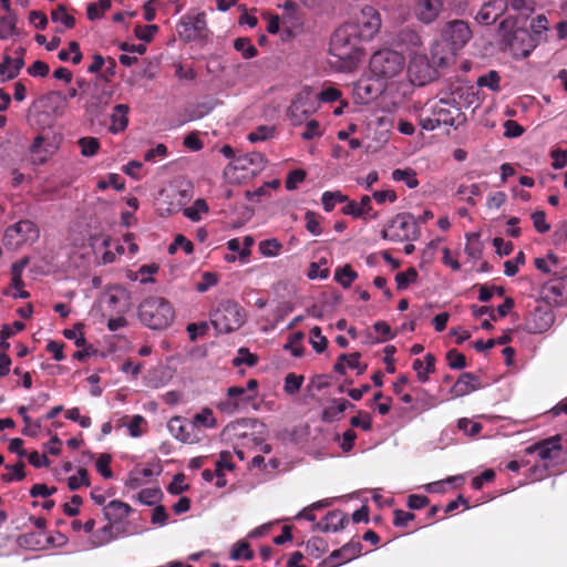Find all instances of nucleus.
I'll return each instance as SVG.
<instances>
[{
  "instance_id": "nucleus-46",
  "label": "nucleus",
  "mask_w": 567,
  "mask_h": 567,
  "mask_svg": "<svg viewBox=\"0 0 567 567\" xmlns=\"http://www.w3.org/2000/svg\"><path fill=\"white\" fill-rule=\"evenodd\" d=\"M305 378L301 374L296 373H288L285 377V383H284V391L289 394L293 395L301 389L303 384Z\"/></svg>"
},
{
  "instance_id": "nucleus-39",
  "label": "nucleus",
  "mask_w": 567,
  "mask_h": 567,
  "mask_svg": "<svg viewBox=\"0 0 567 567\" xmlns=\"http://www.w3.org/2000/svg\"><path fill=\"white\" fill-rule=\"evenodd\" d=\"M208 209L207 203L204 199L198 198L192 206L184 208L183 213L189 220L199 221L203 215L208 213Z\"/></svg>"
},
{
  "instance_id": "nucleus-58",
  "label": "nucleus",
  "mask_w": 567,
  "mask_h": 567,
  "mask_svg": "<svg viewBox=\"0 0 567 567\" xmlns=\"http://www.w3.org/2000/svg\"><path fill=\"white\" fill-rule=\"evenodd\" d=\"M23 328H24V324L20 321H16L12 326H4L0 330V347L8 349L9 343L7 342V340L14 333L21 331Z\"/></svg>"
},
{
  "instance_id": "nucleus-49",
  "label": "nucleus",
  "mask_w": 567,
  "mask_h": 567,
  "mask_svg": "<svg viewBox=\"0 0 567 567\" xmlns=\"http://www.w3.org/2000/svg\"><path fill=\"white\" fill-rule=\"evenodd\" d=\"M61 61L71 60L73 64H79L82 60V53L78 42L72 41L69 44V50H61L58 54Z\"/></svg>"
},
{
  "instance_id": "nucleus-38",
  "label": "nucleus",
  "mask_w": 567,
  "mask_h": 567,
  "mask_svg": "<svg viewBox=\"0 0 567 567\" xmlns=\"http://www.w3.org/2000/svg\"><path fill=\"white\" fill-rule=\"evenodd\" d=\"M19 415L22 417L24 423V427L22 429V433L28 436L35 437L41 429L40 421H33L28 414L27 406H20L18 410Z\"/></svg>"
},
{
  "instance_id": "nucleus-24",
  "label": "nucleus",
  "mask_w": 567,
  "mask_h": 567,
  "mask_svg": "<svg viewBox=\"0 0 567 567\" xmlns=\"http://www.w3.org/2000/svg\"><path fill=\"white\" fill-rule=\"evenodd\" d=\"M92 246L94 248V252L96 255L99 264L103 265L114 262L116 259V255H122L125 251L122 245H117L115 247V252L112 249H110L111 239L109 237L102 238L101 247H99V239H94Z\"/></svg>"
},
{
  "instance_id": "nucleus-30",
  "label": "nucleus",
  "mask_w": 567,
  "mask_h": 567,
  "mask_svg": "<svg viewBox=\"0 0 567 567\" xmlns=\"http://www.w3.org/2000/svg\"><path fill=\"white\" fill-rule=\"evenodd\" d=\"M346 203L342 213L354 218H364L372 210L371 198L368 195L362 196L360 203L349 199Z\"/></svg>"
},
{
  "instance_id": "nucleus-5",
  "label": "nucleus",
  "mask_w": 567,
  "mask_h": 567,
  "mask_svg": "<svg viewBox=\"0 0 567 567\" xmlns=\"http://www.w3.org/2000/svg\"><path fill=\"white\" fill-rule=\"evenodd\" d=\"M264 167V156L256 152L249 153L234 158V161L225 167L223 176L228 184H244L252 179Z\"/></svg>"
},
{
  "instance_id": "nucleus-31",
  "label": "nucleus",
  "mask_w": 567,
  "mask_h": 567,
  "mask_svg": "<svg viewBox=\"0 0 567 567\" xmlns=\"http://www.w3.org/2000/svg\"><path fill=\"white\" fill-rule=\"evenodd\" d=\"M39 103L43 109L52 113L60 114L66 104V96L60 92L52 91L40 97Z\"/></svg>"
},
{
  "instance_id": "nucleus-54",
  "label": "nucleus",
  "mask_w": 567,
  "mask_h": 567,
  "mask_svg": "<svg viewBox=\"0 0 567 567\" xmlns=\"http://www.w3.org/2000/svg\"><path fill=\"white\" fill-rule=\"evenodd\" d=\"M178 249H183L187 255L192 254L194 250L193 243L188 240L184 235H177L174 241L168 246V252L174 255L178 251Z\"/></svg>"
},
{
  "instance_id": "nucleus-9",
  "label": "nucleus",
  "mask_w": 567,
  "mask_h": 567,
  "mask_svg": "<svg viewBox=\"0 0 567 567\" xmlns=\"http://www.w3.org/2000/svg\"><path fill=\"white\" fill-rule=\"evenodd\" d=\"M419 236L417 221L409 213L395 215L382 230V238L394 243L413 241Z\"/></svg>"
},
{
  "instance_id": "nucleus-29",
  "label": "nucleus",
  "mask_w": 567,
  "mask_h": 567,
  "mask_svg": "<svg viewBox=\"0 0 567 567\" xmlns=\"http://www.w3.org/2000/svg\"><path fill=\"white\" fill-rule=\"evenodd\" d=\"M118 536L120 534L115 532L114 525L109 523L107 525L92 533L89 539L90 548L104 546L116 539Z\"/></svg>"
},
{
  "instance_id": "nucleus-28",
  "label": "nucleus",
  "mask_w": 567,
  "mask_h": 567,
  "mask_svg": "<svg viewBox=\"0 0 567 567\" xmlns=\"http://www.w3.org/2000/svg\"><path fill=\"white\" fill-rule=\"evenodd\" d=\"M480 388L478 379L472 373H463L453 385L451 392L460 398L470 394Z\"/></svg>"
},
{
  "instance_id": "nucleus-1",
  "label": "nucleus",
  "mask_w": 567,
  "mask_h": 567,
  "mask_svg": "<svg viewBox=\"0 0 567 567\" xmlns=\"http://www.w3.org/2000/svg\"><path fill=\"white\" fill-rule=\"evenodd\" d=\"M361 38L355 33V27L348 23L339 27L330 42V54L337 60L330 63L343 72H351L361 59L359 40Z\"/></svg>"
},
{
  "instance_id": "nucleus-14",
  "label": "nucleus",
  "mask_w": 567,
  "mask_h": 567,
  "mask_svg": "<svg viewBox=\"0 0 567 567\" xmlns=\"http://www.w3.org/2000/svg\"><path fill=\"white\" fill-rule=\"evenodd\" d=\"M508 27V21L501 24L502 48L509 49L515 55L527 56L532 48V45H524V42L529 38L527 31L519 28L507 31Z\"/></svg>"
},
{
  "instance_id": "nucleus-19",
  "label": "nucleus",
  "mask_w": 567,
  "mask_h": 567,
  "mask_svg": "<svg viewBox=\"0 0 567 567\" xmlns=\"http://www.w3.org/2000/svg\"><path fill=\"white\" fill-rule=\"evenodd\" d=\"M189 196L186 190L166 189L161 193L158 209L162 214L172 215L179 212L188 202Z\"/></svg>"
},
{
  "instance_id": "nucleus-10",
  "label": "nucleus",
  "mask_w": 567,
  "mask_h": 567,
  "mask_svg": "<svg viewBox=\"0 0 567 567\" xmlns=\"http://www.w3.org/2000/svg\"><path fill=\"white\" fill-rule=\"evenodd\" d=\"M39 238L37 225L28 219L19 220L9 226L3 234L2 245L8 250H19L23 246L32 245Z\"/></svg>"
},
{
  "instance_id": "nucleus-50",
  "label": "nucleus",
  "mask_w": 567,
  "mask_h": 567,
  "mask_svg": "<svg viewBox=\"0 0 567 567\" xmlns=\"http://www.w3.org/2000/svg\"><path fill=\"white\" fill-rule=\"evenodd\" d=\"M254 556L249 545L245 540H240L236 543L230 553V558L233 560H249Z\"/></svg>"
},
{
  "instance_id": "nucleus-20",
  "label": "nucleus",
  "mask_w": 567,
  "mask_h": 567,
  "mask_svg": "<svg viewBox=\"0 0 567 567\" xmlns=\"http://www.w3.org/2000/svg\"><path fill=\"white\" fill-rule=\"evenodd\" d=\"M414 14L423 23L435 21L443 10V0H415Z\"/></svg>"
},
{
  "instance_id": "nucleus-18",
  "label": "nucleus",
  "mask_w": 567,
  "mask_h": 567,
  "mask_svg": "<svg viewBox=\"0 0 567 567\" xmlns=\"http://www.w3.org/2000/svg\"><path fill=\"white\" fill-rule=\"evenodd\" d=\"M206 29V18L204 13H197L194 16H185L178 23V34L186 41L195 40L202 37Z\"/></svg>"
},
{
  "instance_id": "nucleus-37",
  "label": "nucleus",
  "mask_w": 567,
  "mask_h": 567,
  "mask_svg": "<svg viewBox=\"0 0 567 567\" xmlns=\"http://www.w3.org/2000/svg\"><path fill=\"white\" fill-rule=\"evenodd\" d=\"M23 62L21 59L7 58L0 63V79L7 81L13 79L22 68Z\"/></svg>"
},
{
  "instance_id": "nucleus-44",
  "label": "nucleus",
  "mask_w": 567,
  "mask_h": 567,
  "mask_svg": "<svg viewBox=\"0 0 567 567\" xmlns=\"http://www.w3.org/2000/svg\"><path fill=\"white\" fill-rule=\"evenodd\" d=\"M128 434L132 437H141L146 430V421L142 415H133L125 422Z\"/></svg>"
},
{
  "instance_id": "nucleus-33",
  "label": "nucleus",
  "mask_w": 567,
  "mask_h": 567,
  "mask_svg": "<svg viewBox=\"0 0 567 567\" xmlns=\"http://www.w3.org/2000/svg\"><path fill=\"white\" fill-rule=\"evenodd\" d=\"M128 106L125 104H118L114 107L113 113L111 115V127L110 130L113 133L122 132L126 128L128 118Z\"/></svg>"
},
{
  "instance_id": "nucleus-60",
  "label": "nucleus",
  "mask_w": 567,
  "mask_h": 567,
  "mask_svg": "<svg viewBox=\"0 0 567 567\" xmlns=\"http://www.w3.org/2000/svg\"><path fill=\"white\" fill-rule=\"evenodd\" d=\"M341 97V92L334 86H327L321 90L320 93L316 94V101L322 103H332L339 101Z\"/></svg>"
},
{
  "instance_id": "nucleus-26",
  "label": "nucleus",
  "mask_w": 567,
  "mask_h": 567,
  "mask_svg": "<svg viewBox=\"0 0 567 567\" xmlns=\"http://www.w3.org/2000/svg\"><path fill=\"white\" fill-rule=\"evenodd\" d=\"M246 392L245 388L241 386H230L227 390V399L220 401L217 404V408L227 414H233L237 412L240 408L239 398H241Z\"/></svg>"
},
{
  "instance_id": "nucleus-2",
  "label": "nucleus",
  "mask_w": 567,
  "mask_h": 567,
  "mask_svg": "<svg viewBox=\"0 0 567 567\" xmlns=\"http://www.w3.org/2000/svg\"><path fill=\"white\" fill-rule=\"evenodd\" d=\"M471 38L472 31L467 22L463 20L449 21L442 31V39L449 44V51L444 55H440L439 50L443 43H434L432 47L433 62L439 66L449 65Z\"/></svg>"
},
{
  "instance_id": "nucleus-62",
  "label": "nucleus",
  "mask_w": 567,
  "mask_h": 567,
  "mask_svg": "<svg viewBox=\"0 0 567 567\" xmlns=\"http://www.w3.org/2000/svg\"><path fill=\"white\" fill-rule=\"evenodd\" d=\"M274 134L271 126L261 125L248 134V140L251 143L262 142L270 138Z\"/></svg>"
},
{
  "instance_id": "nucleus-55",
  "label": "nucleus",
  "mask_w": 567,
  "mask_h": 567,
  "mask_svg": "<svg viewBox=\"0 0 567 567\" xmlns=\"http://www.w3.org/2000/svg\"><path fill=\"white\" fill-rule=\"evenodd\" d=\"M558 258L549 254L545 258H536L535 259V267L545 272V274H551L555 272V268L557 267Z\"/></svg>"
},
{
  "instance_id": "nucleus-53",
  "label": "nucleus",
  "mask_w": 567,
  "mask_h": 567,
  "mask_svg": "<svg viewBox=\"0 0 567 567\" xmlns=\"http://www.w3.org/2000/svg\"><path fill=\"white\" fill-rule=\"evenodd\" d=\"M79 146L81 148V154L85 157H90L97 153L100 143L97 138L87 136L79 140Z\"/></svg>"
},
{
  "instance_id": "nucleus-57",
  "label": "nucleus",
  "mask_w": 567,
  "mask_h": 567,
  "mask_svg": "<svg viewBox=\"0 0 567 567\" xmlns=\"http://www.w3.org/2000/svg\"><path fill=\"white\" fill-rule=\"evenodd\" d=\"M89 484L87 471L84 468H79L76 474L68 478V486L72 491L79 489L82 486H89Z\"/></svg>"
},
{
  "instance_id": "nucleus-7",
  "label": "nucleus",
  "mask_w": 567,
  "mask_h": 567,
  "mask_svg": "<svg viewBox=\"0 0 567 567\" xmlns=\"http://www.w3.org/2000/svg\"><path fill=\"white\" fill-rule=\"evenodd\" d=\"M559 441V436H554L525 449L526 455H536V464L530 470L533 480L544 478L546 470L557 464L561 451Z\"/></svg>"
},
{
  "instance_id": "nucleus-59",
  "label": "nucleus",
  "mask_w": 567,
  "mask_h": 567,
  "mask_svg": "<svg viewBox=\"0 0 567 567\" xmlns=\"http://www.w3.org/2000/svg\"><path fill=\"white\" fill-rule=\"evenodd\" d=\"M477 84L495 92L499 91V75L496 71H489L477 79Z\"/></svg>"
},
{
  "instance_id": "nucleus-13",
  "label": "nucleus",
  "mask_w": 567,
  "mask_h": 567,
  "mask_svg": "<svg viewBox=\"0 0 567 567\" xmlns=\"http://www.w3.org/2000/svg\"><path fill=\"white\" fill-rule=\"evenodd\" d=\"M433 59V56L431 55ZM434 66H439L433 62H430L427 56L423 53H413L406 69V74L411 83L416 85H424L432 81L435 76Z\"/></svg>"
},
{
  "instance_id": "nucleus-35",
  "label": "nucleus",
  "mask_w": 567,
  "mask_h": 567,
  "mask_svg": "<svg viewBox=\"0 0 567 567\" xmlns=\"http://www.w3.org/2000/svg\"><path fill=\"white\" fill-rule=\"evenodd\" d=\"M487 189L486 183H475L471 185L462 184L457 187V194L463 196V198L468 203L474 205L475 197L482 196L483 192Z\"/></svg>"
},
{
  "instance_id": "nucleus-27",
  "label": "nucleus",
  "mask_w": 567,
  "mask_h": 567,
  "mask_svg": "<svg viewBox=\"0 0 567 567\" xmlns=\"http://www.w3.org/2000/svg\"><path fill=\"white\" fill-rule=\"evenodd\" d=\"M194 425V430L198 432V440L200 441L204 434V430L214 429L217 425V420L214 415V412L205 408L196 413L190 420Z\"/></svg>"
},
{
  "instance_id": "nucleus-22",
  "label": "nucleus",
  "mask_w": 567,
  "mask_h": 567,
  "mask_svg": "<svg viewBox=\"0 0 567 567\" xmlns=\"http://www.w3.org/2000/svg\"><path fill=\"white\" fill-rule=\"evenodd\" d=\"M507 0H489L482 6L476 14V20L483 24L494 23L505 11Z\"/></svg>"
},
{
  "instance_id": "nucleus-17",
  "label": "nucleus",
  "mask_w": 567,
  "mask_h": 567,
  "mask_svg": "<svg viewBox=\"0 0 567 567\" xmlns=\"http://www.w3.org/2000/svg\"><path fill=\"white\" fill-rule=\"evenodd\" d=\"M168 432L178 441L187 444L198 443V432L190 420L179 416L172 417L167 423Z\"/></svg>"
},
{
  "instance_id": "nucleus-36",
  "label": "nucleus",
  "mask_w": 567,
  "mask_h": 567,
  "mask_svg": "<svg viewBox=\"0 0 567 567\" xmlns=\"http://www.w3.org/2000/svg\"><path fill=\"white\" fill-rule=\"evenodd\" d=\"M347 520L346 515L340 511H332L327 514L323 519V532H338L343 528L344 522Z\"/></svg>"
},
{
  "instance_id": "nucleus-48",
  "label": "nucleus",
  "mask_w": 567,
  "mask_h": 567,
  "mask_svg": "<svg viewBox=\"0 0 567 567\" xmlns=\"http://www.w3.org/2000/svg\"><path fill=\"white\" fill-rule=\"evenodd\" d=\"M357 277L358 274L348 265L337 269L334 274V279L344 288L350 287Z\"/></svg>"
},
{
  "instance_id": "nucleus-3",
  "label": "nucleus",
  "mask_w": 567,
  "mask_h": 567,
  "mask_svg": "<svg viewBox=\"0 0 567 567\" xmlns=\"http://www.w3.org/2000/svg\"><path fill=\"white\" fill-rule=\"evenodd\" d=\"M369 69L374 79L384 83L389 89L403 78L405 59L393 50H380L370 58Z\"/></svg>"
},
{
  "instance_id": "nucleus-23",
  "label": "nucleus",
  "mask_w": 567,
  "mask_h": 567,
  "mask_svg": "<svg viewBox=\"0 0 567 567\" xmlns=\"http://www.w3.org/2000/svg\"><path fill=\"white\" fill-rule=\"evenodd\" d=\"M159 473L157 466H136L131 472L125 482V485L132 489L140 488L146 485L152 477Z\"/></svg>"
},
{
  "instance_id": "nucleus-43",
  "label": "nucleus",
  "mask_w": 567,
  "mask_h": 567,
  "mask_svg": "<svg viewBox=\"0 0 567 567\" xmlns=\"http://www.w3.org/2000/svg\"><path fill=\"white\" fill-rule=\"evenodd\" d=\"M348 202V196L343 195L339 190L334 192H324L321 196V203L323 206V209L326 212H331L336 207L338 203H346Z\"/></svg>"
},
{
  "instance_id": "nucleus-8",
  "label": "nucleus",
  "mask_w": 567,
  "mask_h": 567,
  "mask_svg": "<svg viewBox=\"0 0 567 567\" xmlns=\"http://www.w3.org/2000/svg\"><path fill=\"white\" fill-rule=\"evenodd\" d=\"M245 321V309L234 300L219 302L210 313V322L219 333L236 331Z\"/></svg>"
},
{
  "instance_id": "nucleus-6",
  "label": "nucleus",
  "mask_w": 567,
  "mask_h": 567,
  "mask_svg": "<svg viewBox=\"0 0 567 567\" xmlns=\"http://www.w3.org/2000/svg\"><path fill=\"white\" fill-rule=\"evenodd\" d=\"M141 321L151 329L168 327L175 317L173 306L161 297L146 298L138 309Z\"/></svg>"
},
{
  "instance_id": "nucleus-11",
  "label": "nucleus",
  "mask_w": 567,
  "mask_h": 567,
  "mask_svg": "<svg viewBox=\"0 0 567 567\" xmlns=\"http://www.w3.org/2000/svg\"><path fill=\"white\" fill-rule=\"evenodd\" d=\"M319 107L316 93L309 86L299 91L288 109V116L292 125H301Z\"/></svg>"
},
{
  "instance_id": "nucleus-45",
  "label": "nucleus",
  "mask_w": 567,
  "mask_h": 567,
  "mask_svg": "<svg viewBox=\"0 0 567 567\" xmlns=\"http://www.w3.org/2000/svg\"><path fill=\"white\" fill-rule=\"evenodd\" d=\"M51 19L54 23L62 24L65 29H71L75 24V19L63 6H59L51 12Z\"/></svg>"
},
{
  "instance_id": "nucleus-16",
  "label": "nucleus",
  "mask_w": 567,
  "mask_h": 567,
  "mask_svg": "<svg viewBox=\"0 0 567 567\" xmlns=\"http://www.w3.org/2000/svg\"><path fill=\"white\" fill-rule=\"evenodd\" d=\"M389 87L377 79H360L353 85V96L360 104H367Z\"/></svg>"
},
{
  "instance_id": "nucleus-41",
  "label": "nucleus",
  "mask_w": 567,
  "mask_h": 567,
  "mask_svg": "<svg viewBox=\"0 0 567 567\" xmlns=\"http://www.w3.org/2000/svg\"><path fill=\"white\" fill-rule=\"evenodd\" d=\"M391 177L394 182H403L409 188H415L419 185V181L416 178V174L411 168L405 169H394L391 174Z\"/></svg>"
},
{
  "instance_id": "nucleus-64",
  "label": "nucleus",
  "mask_w": 567,
  "mask_h": 567,
  "mask_svg": "<svg viewBox=\"0 0 567 567\" xmlns=\"http://www.w3.org/2000/svg\"><path fill=\"white\" fill-rule=\"evenodd\" d=\"M457 427L468 436H475L482 430V425L480 423L468 420L466 417L458 420Z\"/></svg>"
},
{
  "instance_id": "nucleus-25",
  "label": "nucleus",
  "mask_w": 567,
  "mask_h": 567,
  "mask_svg": "<svg viewBox=\"0 0 567 567\" xmlns=\"http://www.w3.org/2000/svg\"><path fill=\"white\" fill-rule=\"evenodd\" d=\"M131 512V506L122 501H111L103 508L104 517L113 525L122 523Z\"/></svg>"
},
{
  "instance_id": "nucleus-21",
  "label": "nucleus",
  "mask_w": 567,
  "mask_h": 567,
  "mask_svg": "<svg viewBox=\"0 0 567 567\" xmlns=\"http://www.w3.org/2000/svg\"><path fill=\"white\" fill-rule=\"evenodd\" d=\"M554 322V315L548 308H536L528 317L527 328L533 333L548 330Z\"/></svg>"
},
{
  "instance_id": "nucleus-61",
  "label": "nucleus",
  "mask_w": 567,
  "mask_h": 567,
  "mask_svg": "<svg viewBox=\"0 0 567 567\" xmlns=\"http://www.w3.org/2000/svg\"><path fill=\"white\" fill-rule=\"evenodd\" d=\"M234 365L239 367L246 364L254 367L257 363V357L246 348H240L237 355L233 360Z\"/></svg>"
},
{
  "instance_id": "nucleus-4",
  "label": "nucleus",
  "mask_w": 567,
  "mask_h": 567,
  "mask_svg": "<svg viewBox=\"0 0 567 567\" xmlns=\"http://www.w3.org/2000/svg\"><path fill=\"white\" fill-rule=\"evenodd\" d=\"M462 121L461 109L446 99L429 101L420 114V125L425 131H433L440 125L454 126Z\"/></svg>"
},
{
  "instance_id": "nucleus-51",
  "label": "nucleus",
  "mask_w": 567,
  "mask_h": 567,
  "mask_svg": "<svg viewBox=\"0 0 567 567\" xmlns=\"http://www.w3.org/2000/svg\"><path fill=\"white\" fill-rule=\"evenodd\" d=\"M417 279V271L415 268L411 267L405 271L398 272L395 276V281L399 290L406 289L411 284H413Z\"/></svg>"
},
{
  "instance_id": "nucleus-52",
  "label": "nucleus",
  "mask_w": 567,
  "mask_h": 567,
  "mask_svg": "<svg viewBox=\"0 0 567 567\" xmlns=\"http://www.w3.org/2000/svg\"><path fill=\"white\" fill-rule=\"evenodd\" d=\"M467 243L465 246V254L473 260H477L482 255V244L476 235H467Z\"/></svg>"
},
{
  "instance_id": "nucleus-42",
  "label": "nucleus",
  "mask_w": 567,
  "mask_h": 567,
  "mask_svg": "<svg viewBox=\"0 0 567 567\" xmlns=\"http://www.w3.org/2000/svg\"><path fill=\"white\" fill-rule=\"evenodd\" d=\"M22 272L11 269V284L8 293L13 298H28L29 292L22 289Z\"/></svg>"
},
{
  "instance_id": "nucleus-40",
  "label": "nucleus",
  "mask_w": 567,
  "mask_h": 567,
  "mask_svg": "<svg viewBox=\"0 0 567 567\" xmlns=\"http://www.w3.org/2000/svg\"><path fill=\"white\" fill-rule=\"evenodd\" d=\"M258 249L264 257L272 258L280 255L282 244L276 238H269L261 240L258 244Z\"/></svg>"
},
{
  "instance_id": "nucleus-34",
  "label": "nucleus",
  "mask_w": 567,
  "mask_h": 567,
  "mask_svg": "<svg viewBox=\"0 0 567 567\" xmlns=\"http://www.w3.org/2000/svg\"><path fill=\"white\" fill-rule=\"evenodd\" d=\"M434 364L435 358L431 353H427L424 360H414L413 370L416 372L417 379L421 382H426L429 380V374L434 371Z\"/></svg>"
},
{
  "instance_id": "nucleus-15",
  "label": "nucleus",
  "mask_w": 567,
  "mask_h": 567,
  "mask_svg": "<svg viewBox=\"0 0 567 567\" xmlns=\"http://www.w3.org/2000/svg\"><path fill=\"white\" fill-rule=\"evenodd\" d=\"M101 303L110 313L123 315L130 309V293L121 286L111 287L102 296Z\"/></svg>"
},
{
  "instance_id": "nucleus-63",
  "label": "nucleus",
  "mask_w": 567,
  "mask_h": 567,
  "mask_svg": "<svg viewBox=\"0 0 567 567\" xmlns=\"http://www.w3.org/2000/svg\"><path fill=\"white\" fill-rule=\"evenodd\" d=\"M161 496V491L156 487L143 488L138 495L137 499L145 505H153Z\"/></svg>"
},
{
  "instance_id": "nucleus-12",
  "label": "nucleus",
  "mask_w": 567,
  "mask_h": 567,
  "mask_svg": "<svg viewBox=\"0 0 567 567\" xmlns=\"http://www.w3.org/2000/svg\"><path fill=\"white\" fill-rule=\"evenodd\" d=\"M347 23L355 27V33L362 40H369L380 30L381 18L374 8L365 6L354 11L351 20Z\"/></svg>"
},
{
  "instance_id": "nucleus-47",
  "label": "nucleus",
  "mask_w": 567,
  "mask_h": 567,
  "mask_svg": "<svg viewBox=\"0 0 567 567\" xmlns=\"http://www.w3.org/2000/svg\"><path fill=\"white\" fill-rule=\"evenodd\" d=\"M236 51L240 52L244 59H251L257 55V49L248 38H238L234 42Z\"/></svg>"
},
{
  "instance_id": "nucleus-56",
  "label": "nucleus",
  "mask_w": 567,
  "mask_h": 567,
  "mask_svg": "<svg viewBox=\"0 0 567 567\" xmlns=\"http://www.w3.org/2000/svg\"><path fill=\"white\" fill-rule=\"evenodd\" d=\"M310 343L313 348V350L318 353H321L327 348V339L321 333V329L319 327H313L310 330Z\"/></svg>"
},
{
  "instance_id": "nucleus-32",
  "label": "nucleus",
  "mask_w": 567,
  "mask_h": 567,
  "mask_svg": "<svg viewBox=\"0 0 567 567\" xmlns=\"http://www.w3.org/2000/svg\"><path fill=\"white\" fill-rule=\"evenodd\" d=\"M21 545L30 550H47V533L41 530L28 533L21 537Z\"/></svg>"
}]
</instances>
